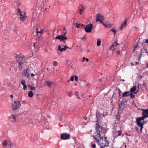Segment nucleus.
Masks as SVG:
<instances>
[{"instance_id": "obj_1", "label": "nucleus", "mask_w": 148, "mask_h": 148, "mask_svg": "<svg viewBox=\"0 0 148 148\" xmlns=\"http://www.w3.org/2000/svg\"><path fill=\"white\" fill-rule=\"evenodd\" d=\"M95 136L94 138L95 142L97 143L98 145L100 146L101 148H104L105 147H108L109 142L106 140L107 137L105 136L103 139V136H100L99 134Z\"/></svg>"}, {"instance_id": "obj_2", "label": "nucleus", "mask_w": 148, "mask_h": 148, "mask_svg": "<svg viewBox=\"0 0 148 148\" xmlns=\"http://www.w3.org/2000/svg\"><path fill=\"white\" fill-rule=\"evenodd\" d=\"M14 57L16 60L18 64L19 69L20 70H22V66L21 64H23L25 63V58L21 54L17 55L15 54L14 55Z\"/></svg>"}, {"instance_id": "obj_3", "label": "nucleus", "mask_w": 148, "mask_h": 148, "mask_svg": "<svg viewBox=\"0 0 148 148\" xmlns=\"http://www.w3.org/2000/svg\"><path fill=\"white\" fill-rule=\"evenodd\" d=\"M96 132L95 134L94 135L93 137L95 138V137L96 135H98L97 134L99 135L100 136H102L103 135H104V133H103L102 131L103 129V127L100 125L98 122L97 121L96 123Z\"/></svg>"}, {"instance_id": "obj_4", "label": "nucleus", "mask_w": 148, "mask_h": 148, "mask_svg": "<svg viewBox=\"0 0 148 148\" xmlns=\"http://www.w3.org/2000/svg\"><path fill=\"white\" fill-rule=\"evenodd\" d=\"M66 34V32L64 31L62 34V35H58L56 37V39L59 40L60 42H63V43L65 44L66 43L65 40H67V38L65 36Z\"/></svg>"}, {"instance_id": "obj_5", "label": "nucleus", "mask_w": 148, "mask_h": 148, "mask_svg": "<svg viewBox=\"0 0 148 148\" xmlns=\"http://www.w3.org/2000/svg\"><path fill=\"white\" fill-rule=\"evenodd\" d=\"M21 106L20 101H14L12 105V109L14 111L18 110Z\"/></svg>"}, {"instance_id": "obj_6", "label": "nucleus", "mask_w": 148, "mask_h": 148, "mask_svg": "<svg viewBox=\"0 0 148 148\" xmlns=\"http://www.w3.org/2000/svg\"><path fill=\"white\" fill-rule=\"evenodd\" d=\"M145 118V117L143 116H142L140 117L139 118H138L136 119V122L137 123V124L138 127H140V132H142V130L143 128V126H142V125L141 124V120H144V119Z\"/></svg>"}, {"instance_id": "obj_7", "label": "nucleus", "mask_w": 148, "mask_h": 148, "mask_svg": "<svg viewBox=\"0 0 148 148\" xmlns=\"http://www.w3.org/2000/svg\"><path fill=\"white\" fill-rule=\"evenodd\" d=\"M93 28V25L92 24L90 23L86 26L84 29L86 32L90 33L91 32Z\"/></svg>"}, {"instance_id": "obj_8", "label": "nucleus", "mask_w": 148, "mask_h": 148, "mask_svg": "<svg viewBox=\"0 0 148 148\" xmlns=\"http://www.w3.org/2000/svg\"><path fill=\"white\" fill-rule=\"evenodd\" d=\"M18 14L20 16V18L21 21H24L26 18V16L24 12H22L19 9H18Z\"/></svg>"}, {"instance_id": "obj_9", "label": "nucleus", "mask_w": 148, "mask_h": 148, "mask_svg": "<svg viewBox=\"0 0 148 148\" xmlns=\"http://www.w3.org/2000/svg\"><path fill=\"white\" fill-rule=\"evenodd\" d=\"M30 69L28 68L24 70L22 73V74L25 75L26 77L28 78L30 74Z\"/></svg>"}, {"instance_id": "obj_10", "label": "nucleus", "mask_w": 148, "mask_h": 148, "mask_svg": "<svg viewBox=\"0 0 148 148\" xmlns=\"http://www.w3.org/2000/svg\"><path fill=\"white\" fill-rule=\"evenodd\" d=\"M103 16L100 14H97L96 16V21H99L101 23H102V21L103 19Z\"/></svg>"}, {"instance_id": "obj_11", "label": "nucleus", "mask_w": 148, "mask_h": 148, "mask_svg": "<svg viewBox=\"0 0 148 148\" xmlns=\"http://www.w3.org/2000/svg\"><path fill=\"white\" fill-rule=\"evenodd\" d=\"M61 138L62 139L66 140V139H70V136L69 134L66 133H64L62 134L60 136Z\"/></svg>"}, {"instance_id": "obj_12", "label": "nucleus", "mask_w": 148, "mask_h": 148, "mask_svg": "<svg viewBox=\"0 0 148 148\" xmlns=\"http://www.w3.org/2000/svg\"><path fill=\"white\" fill-rule=\"evenodd\" d=\"M142 110L143 111L142 114V116L145 118L148 117V109L145 110L142 109Z\"/></svg>"}, {"instance_id": "obj_13", "label": "nucleus", "mask_w": 148, "mask_h": 148, "mask_svg": "<svg viewBox=\"0 0 148 148\" xmlns=\"http://www.w3.org/2000/svg\"><path fill=\"white\" fill-rule=\"evenodd\" d=\"M69 48V47L66 46H64V48H62L60 46H58V49L61 52L65 50L67 48Z\"/></svg>"}, {"instance_id": "obj_14", "label": "nucleus", "mask_w": 148, "mask_h": 148, "mask_svg": "<svg viewBox=\"0 0 148 148\" xmlns=\"http://www.w3.org/2000/svg\"><path fill=\"white\" fill-rule=\"evenodd\" d=\"M21 84L23 86V89L25 90L27 88V87L25 84V81L24 79H23L21 80Z\"/></svg>"}, {"instance_id": "obj_15", "label": "nucleus", "mask_w": 148, "mask_h": 148, "mask_svg": "<svg viewBox=\"0 0 148 148\" xmlns=\"http://www.w3.org/2000/svg\"><path fill=\"white\" fill-rule=\"evenodd\" d=\"M127 21L126 20L125 21L123 22L121 24V27L120 28L121 29H122L123 28H124L127 25Z\"/></svg>"}, {"instance_id": "obj_16", "label": "nucleus", "mask_w": 148, "mask_h": 148, "mask_svg": "<svg viewBox=\"0 0 148 148\" xmlns=\"http://www.w3.org/2000/svg\"><path fill=\"white\" fill-rule=\"evenodd\" d=\"M84 9V6L82 5H81L80 7L79 8V9H78V10L79 11V14H82V12L83 11V10Z\"/></svg>"}, {"instance_id": "obj_17", "label": "nucleus", "mask_w": 148, "mask_h": 148, "mask_svg": "<svg viewBox=\"0 0 148 148\" xmlns=\"http://www.w3.org/2000/svg\"><path fill=\"white\" fill-rule=\"evenodd\" d=\"M136 89V86H134L132 88L130 89V91L131 92L136 93V92H135V91Z\"/></svg>"}, {"instance_id": "obj_18", "label": "nucleus", "mask_w": 148, "mask_h": 148, "mask_svg": "<svg viewBox=\"0 0 148 148\" xmlns=\"http://www.w3.org/2000/svg\"><path fill=\"white\" fill-rule=\"evenodd\" d=\"M130 93V91L125 92L123 94L122 96L123 97H128Z\"/></svg>"}, {"instance_id": "obj_19", "label": "nucleus", "mask_w": 148, "mask_h": 148, "mask_svg": "<svg viewBox=\"0 0 148 148\" xmlns=\"http://www.w3.org/2000/svg\"><path fill=\"white\" fill-rule=\"evenodd\" d=\"M119 45V44H118L117 43L116 41L115 42L113 43L111 46L110 47L109 49L111 50V49H112V48H113L114 47H115Z\"/></svg>"}, {"instance_id": "obj_20", "label": "nucleus", "mask_w": 148, "mask_h": 148, "mask_svg": "<svg viewBox=\"0 0 148 148\" xmlns=\"http://www.w3.org/2000/svg\"><path fill=\"white\" fill-rule=\"evenodd\" d=\"M28 87L29 88V89L31 90H36V88L35 87L31 86L30 84L28 85Z\"/></svg>"}, {"instance_id": "obj_21", "label": "nucleus", "mask_w": 148, "mask_h": 148, "mask_svg": "<svg viewBox=\"0 0 148 148\" xmlns=\"http://www.w3.org/2000/svg\"><path fill=\"white\" fill-rule=\"evenodd\" d=\"M102 23L104 26L108 28L110 27L111 26V24L107 23H104L103 22Z\"/></svg>"}, {"instance_id": "obj_22", "label": "nucleus", "mask_w": 148, "mask_h": 148, "mask_svg": "<svg viewBox=\"0 0 148 148\" xmlns=\"http://www.w3.org/2000/svg\"><path fill=\"white\" fill-rule=\"evenodd\" d=\"M46 85L49 86V87H51V86L52 85V83L50 82V81H47L46 82Z\"/></svg>"}, {"instance_id": "obj_23", "label": "nucleus", "mask_w": 148, "mask_h": 148, "mask_svg": "<svg viewBox=\"0 0 148 148\" xmlns=\"http://www.w3.org/2000/svg\"><path fill=\"white\" fill-rule=\"evenodd\" d=\"M101 41L100 38H99L97 39V46H99L101 45Z\"/></svg>"}, {"instance_id": "obj_24", "label": "nucleus", "mask_w": 148, "mask_h": 148, "mask_svg": "<svg viewBox=\"0 0 148 148\" xmlns=\"http://www.w3.org/2000/svg\"><path fill=\"white\" fill-rule=\"evenodd\" d=\"M8 142L7 140H5L2 143V145L4 146H6L7 144H8Z\"/></svg>"}, {"instance_id": "obj_25", "label": "nucleus", "mask_w": 148, "mask_h": 148, "mask_svg": "<svg viewBox=\"0 0 148 148\" xmlns=\"http://www.w3.org/2000/svg\"><path fill=\"white\" fill-rule=\"evenodd\" d=\"M28 96L30 97H32L33 95V92L32 91H29L28 93Z\"/></svg>"}, {"instance_id": "obj_26", "label": "nucleus", "mask_w": 148, "mask_h": 148, "mask_svg": "<svg viewBox=\"0 0 148 148\" xmlns=\"http://www.w3.org/2000/svg\"><path fill=\"white\" fill-rule=\"evenodd\" d=\"M124 107V104L123 103H121L119 105V109H123Z\"/></svg>"}, {"instance_id": "obj_27", "label": "nucleus", "mask_w": 148, "mask_h": 148, "mask_svg": "<svg viewBox=\"0 0 148 148\" xmlns=\"http://www.w3.org/2000/svg\"><path fill=\"white\" fill-rule=\"evenodd\" d=\"M12 118L13 119V121H15L16 117V115L15 114H13L12 115Z\"/></svg>"}, {"instance_id": "obj_28", "label": "nucleus", "mask_w": 148, "mask_h": 148, "mask_svg": "<svg viewBox=\"0 0 148 148\" xmlns=\"http://www.w3.org/2000/svg\"><path fill=\"white\" fill-rule=\"evenodd\" d=\"M53 64L54 66H57L58 65V63L57 61H54L53 62Z\"/></svg>"}, {"instance_id": "obj_29", "label": "nucleus", "mask_w": 148, "mask_h": 148, "mask_svg": "<svg viewBox=\"0 0 148 148\" xmlns=\"http://www.w3.org/2000/svg\"><path fill=\"white\" fill-rule=\"evenodd\" d=\"M133 92H130L129 95L131 97L132 99H133L135 97V95H134L133 93Z\"/></svg>"}, {"instance_id": "obj_30", "label": "nucleus", "mask_w": 148, "mask_h": 148, "mask_svg": "<svg viewBox=\"0 0 148 148\" xmlns=\"http://www.w3.org/2000/svg\"><path fill=\"white\" fill-rule=\"evenodd\" d=\"M138 43H137L136 44L135 46L134 47L133 52H134L135 51L136 49L138 46Z\"/></svg>"}, {"instance_id": "obj_31", "label": "nucleus", "mask_w": 148, "mask_h": 148, "mask_svg": "<svg viewBox=\"0 0 148 148\" xmlns=\"http://www.w3.org/2000/svg\"><path fill=\"white\" fill-rule=\"evenodd\" d=\"M67 95L69 97H71L72 96L73 94L71 92H67Z\"/></svg>"}, {"instance_id": "obj_32", "label": "nucleus", "mask_w": 148, "mask_h": 148, "mask_svg": "<svg viewBox=\"0 0 148 148\" xmlns=\"http://www.w3.org/2000/svg\"><path fill=\"white\" fill-rule=\"evenodd\" d=\"M9 143V144L10 145V147L11 148H12V147H15V144H12L9 141L8 142Z\"/></svg>"}, {"instance_id": "obj_33", "label": "nucleus", "mask_w": 148, "mask_h": 148, "mask_svg": "<svg viewBox=\"0 0 148 148\" xmlns=\"http://www.w3.org/2000/svg\"><path fill=\"white\" fill-rule=\"evenodd\" d=\"M111 31H112V32L114 33V35L115 34H116V31L115 29H114V28H113V29H112L111 30H110V32Z\"/></svg>"}, {"instance_id": "obj_34", "label": "nucleus", "mask_w": 148, "mask_h": 148, "mask_svg": "<svg viewBox=\"0 0 148 148\" xmlns=\"http://www.w3.org/2000/svg\"><path fill=\"white\" fill-rule=\"evenodd\" d=\"M37 32L36 33L37 34H38V33H40L41 34L43 32V31L42 30H41L40 31H38V29H36Z\"/></svg>"}, {"instance_id": "obj_35", "label": "nucleus", "mask_w": 148, "mask_h": 148, "mask_svg": "<svg viewBox=\"0 0 148 148\" xmlns=\"http://www.w3.org/2000/svg\"><path fill=\"white\" fill-rule=\"evenodd\" d=\"M75 25L76 27L77 28H79L80 26V24H78L77 23H75Z\"/></svg>"}, {"instance_id": "obj_36", "label": "nucleus", "mask_w": 148, "mask_h": 148, "mask_svg": "<svg viewBox=\"0 0 148 148\" xmlns=\"http://www.w3.org/2000/svg\"><path fill=\"white\" fill-rule=\"evenodd\" d=\"M25 63H24L23 64H21V65L22 66V69H23V66H25L27 64V62H26V61H25Z\"/></svg>"}, {"instance_id": "obj_37", "label": "nucleus", "mask_w": 148, "mask_h": 148, "mask_svg": "<svg viewBox=\"0 0 148 148\" xmlns=\"http://www.w3.org/2000/svg\"><path fill=\"white\" fill-rule=\"evenodd\" d=\"M121 130L118 131H117V135L118 136H119L121 135Z\"/></svg>"}, {"instance_id": "obj_38", "label": "nucleus", "mask_w": 148, "mask_h": 148, "mask_svg": "<svg viewBox=\"0 0 148 148\" xmlns=\"http://www.w3.org/2000/svg\"><path fill=\"white\" fill-rule=\"evenodd\" d=\"M74 76H72L70 77V80L71 81H73L74 80Z\"/></svg>"}, {"instance_id": "obj_39", "label": "nucleus", "mask_w": 148, "mask_h": 148, "mask_svg": "<svg viewBox=\"0 0 148 148\" xmlns=\"http://www.w3.org/2000/svg\"><path fill=\"white\" fill-rule=\"evenodd\" d=\"M147 122V121H144L143 123H141V124L142 125V126H143V125H144V124H145Z\"/></svg>"}, {"instance_id": "obj_40", "label": "nucleus", "mask_w": 148, "mask_h": 148, "mask_svg": "<svg viewBox=\"0 0 148 148\" xmlns=\"http://www.w3.org/2000/svg\"><path fill=\"white\" fill-rule=\"evenodd\" d=\"M74 78H75V80L76 81H77L78 80V77L77 76L75 75L74 76Z\"/></svg>"}, {"instance_id": "obj_41", "label": "nucleus", "mask_w": 148, "mask_h": 148, "mask_svg": "<svg viewBox=\"0 0 148 148\" xmlns=\"http://www.w3.org/2000/svg\"><path fill=\"white\" fill-rule=\"evenodd\" d=\"M91 146L92 148H95L96 147V145L95 144H92Z\"/></svg>"}, {"instance_id": "obj_42", "label": "nucleus", "mask_w": 148, "mask_h": 148, "mask_svg": "<svg viewBox=\"0 0 148 148\" xmlns=\"http://www.w3.org/2000/svg\"><path fill=\"white\" fill-rule=\"evenodd\" d=\"M85 59H86V58L85 57H83L82 58V61L83 62H84L85 61Z\"/></svg>"}, {"instance_id": "obj_43", "label": "nucleus", "mask_w": 148, "mask_h": 148, "mask_svg": "<svg viewBox=\"0 0 148 148\" xmlns=\"http://www.w3.org/2000/svg\"><path fill=\"white\" fill-rule=\"evenodd\" d=\"M117 54L118 55H119L120 54V51H117Z\"/></svg>"}, {"instance_id": "obj_44", "label": "nucleus", "mask_w": 148, "mask_h": 148, "mask_svg": "<svg viewBox=\"0 0 148 148\" xmlns=\"http://www.w3.org/2000/svg\"><path fill=\"white\" fill-rule=\"evenodd\" d=\"M111 49L112 50L113 53V51L116 50V49L115 48H113V49L112 48Z\"/></svg>"}, {"instance_id": "obj_45", "label": "nucleus", "mask_w": 148, "mask_h": 148, "mask_svg": "<svg viewBox=\"0 0 148 148\" xmlns=\"http://www.w3.org/2000/svg\"><path fill=\"white\" fill-rule=\"evenodd\" d=\"M75 94L77 96H78V92H75Z\"/></svg>"}, {"instance_id": "obj_46", "label": "nucleus", "mask_w": 148, "mask_h": 148, "mask_svg": "<svg viewBox=\"0 0 148 148\" xmlns=\"http://www.w3.org/2000/svg\"><path fill=\"white\" fill-rule=\"evenodd\" d=\"M34 23L35 24V25H36L37 24V23H36V21H34Z\"/></svg>"}, {"instance_id": "obj_47", "label": "nucleus", "mask_w": 148, "mask_h": 148, "mask_svg": "<svg viewBox=\"0 0 148 148\" xmlns=\"http://www.w3.org/2000/svg\"><path fill=\"white\" fill-rule=\"evenodd\" d=\"M84 119L85 120H87V116H85L84 117Z\"/></svg>"}, {"instance_id": "obj_48", "label": "nucleus", "mask_w": 148, "mask_h": 148, "mask_svg": "<svg viewBox=\"0 0 148 148\" xmlns=\"http://www.w3.org/2000/svg\"><path fill=\"white\" fill-rule=\"evenodd\" d=\"M145 42L147 43H148V39H147L145 40Z\"/></svg>"}, {"instance_id": "obj_49", "label": "nucleus", "mask_w": 148, "mask_h": 148, "mask_svg": "<svg viewBox=\"0 0 148 148\" xmlns=\"http://www.w3.org/2000/svg\"><path fill=\"white\" fill-rule=\"evenodd\" d=\"M35 75L34 74H33V73H32L31 74V76L32 77L34 76Z\"/></svg>"}, {"instance_id": "obj_50", "label": "nucleus", "mask_w": 148, "mask_h": 148, "mask_svg": "<svg viewBox=\"0 0 148 148\" xmlns=\"http://www.w3.org/2000/svg\"><path fill=\"white\" fill-rule=\"evenodd\" d=\"M145 68H148V63L146 64Z\"/></svg>"}, {"instance_id": "obj_51", "label": "nucleus", "mask_w": 148, "mask_h": 148, "mask_svg": "<svg viewBox=\"0 0 148 148\" xmlns=\"http://www.w3.org/2000/svg\"><path fill=\"white\" fill-rule=\"evenodd\" d=\"M85 60L86 62H88L89 61V60L88 58H86Z\"/></svg>"}, {"instance_id": "obj_52", "label": "nucleus", "mask_w": 148, "mask_h": 148, "mask_svg": "<svg viewBox=\"0 0 148 148\" xmlns=\"http://www.w3.org/2000/svg\"><path fill=\"white\" fill-rule=\"evenodd\" d=\"M136 131H138L139 130L138 128L137 127H136Z\"/></svg>"}, {"instance_id": "obj_53", "label": "nucleus", "mask_w": 148, "mask_h": 148, "mask_svg": "<svg viewBox=\"0 0 148 148\" xmlns=\"http://www.w3.org/2000/svg\"><path fill=\"white\" fill-rule=\"evenodd\" d=\"M34 47H35V45H36V43L35 42H34Z\"/></svg>"}, {"instance_id": "obj_54", "label": "nucleus", "mask_w": 148, "mask_h": 148, "mask_svg": "<svg viewBox=\"0 0 148 148\" xmlns=\"http://www.w3.org/2000/svg\"><path fill=\"white\" fill-rule=\"evenodd\" d=\"M83 26H84V27H85V26H84V25H83V24H82L81 25V27H83Z\"/></svg>"}, {"instance_id": "obj_55", "label": "nucleus", "mask_w": 148, "mask_h": 148, "mask_svg": "<svg viewBox=\"0 0 148 148\" xmlns=\"http://www.w3.org/2000/svg\"><path fill=\"white\" fill-rule=\"evenodd\" d=\"M10 97H11V98H12L13 97V96L12 95H10Z\"/></svg>"}, {"instance_id": "obj_56", "label": "nucleus", "mask_w": 148, "mask_h": 148, "mask_svg": "<svg viewBox=\"0 0 148 148\" xmlns=\"http://www.w3.org/2000/svg\"><path fill=\"white\" fill-rule=\"evenodd\" d=\"M131 64L132 65V66H133V65H134V64H133V63H131Z\"/></svg>"}, {"instance_id": "obj_57", "label": "nucleus", "mask_w": 148, "mask_h": 148, "mask_svg": "<svg viewBox=\"0 0 148 148\" xmlns=\"http://www.w3.org/2000/svg\"><path fill=\"white\" fill-rule=\"evenodd\" d=\"M86 85L87 86H88L89 85V83H87L86 84Z\"/></svg>"}, {"instance_id": "obj_58", "label": "nucleus", "mask_w": 148, "mask_h": 148, "mask_svg": "<svg viewBox=\"0 0 148 148\" xmlns=\"http://www.w3.org/2000/svg\"><path fill=\"white\" fill-rule=\"evenodd\" d=\"M70 1L72 2H74L75 1V0H70Z\"/></svg>"}, {"instance_id": "obj_59", "label": "nucleus", "mask_w": 148, "mask_h": 148, "mask_svg": "<svg viewBox=\"0 0 148 148\" xmlns=\"http://www.w3.org/2000/svg\"><path fill=\"white\" fill-rule=\"evenodd\" d=\"M119 93H120L121 92V90H120L119 89Z\"/></svg>"}, {"instance_id": "obj_60", "label": "nucleus", "mask_w": 148, "mask_h": 148, "mask_svg": "<svg viewBox=\"0 0 148 148\" xmlns=\"http://www.w3.org/2000/svg\"><path fill=\"white\" fill-rule=\"evenodd\" d=\"M77 98L78 99H80V97H78V96H77Z\"/></svg>"}, {"instance_id": "obj_61", "label": "nucleus", "mask_w": 148, "mask_h": 148, "mask_svg": "<svg viewBox=\"0 0 148 148\" xmlns=\"http://www.w3.org/2000/svg\"><path fill=\"white\" fill-rule=\"evenodd\" d=\"M121 81H125V80H124V79H121Z\"/></svg>"}, {"instance_id": "obj_62", "label": "nucleus", "mask_w": 148, "mask_h": 148, "mask_svg": "<svg viewBox=\"0 0 148 148\" xmlns=\"http://www.w3.org/2000/svg\"><path fill=\"white\" fill-rule=\"evenodd\" d=\"M138 64V62H136V65H137V64Z\"/></svg>"}, {"instance_id": "obj_63", "label": "nucleus", "mask_w": 148, "mask_h": 148, "mask_svg": "<svg viewBox=\"0 0 148 148\" xmlns=\"http://www.w3.org/2000/svg\"><path fill=\"white\" fill-rule=\"evenodd\" d=\"M57 1H58V0H55V1L56 2H57Z\"/></svg>"}, {"instance_id": "obj_64", "label": "nucleus", "mask_w": 148, "mask_h": 148, "mask_svg": "<svg viewBox=\"0 0 148 148\" xmlns=\"http://www.w3.org/2000/svg\"><path fill=\"white\" fill-rule=\"evenodd\" d=\"M126 145H125V148H126Z\"/></svg>"}]
</instances>
